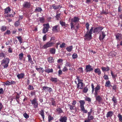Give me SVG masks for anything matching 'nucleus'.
<instances>
[{
	"mask_svg": "<svg viewBox=\"0 0 122 122\" xmlns=\"http://www.w3.org/2000/svg\"><path fill=\"white\" fill-rule=\"evenodd\" d=\"M67 120L66 117L64 116L61 117L59 119V121L61 122H66Z\"/></svg>",
	"mask_w": 122,
	"mask_h": 122,
	"instance_id": "1a4fd4ad",
	"label": "nucleus"
},
{
	"mask_svg": "<svg viewBox=\"0 0 122 122\" xmlns=\"http://www.w3.org/2000/svg\"><path fill=\"white\" fill-rule=\"evenodd\" d=\"M19 21V20H18V21H16L15 23V26L17 27L19 26V25H20V23Z\"/></svg>",
	"mask_w": 122,
	"mask_h": 122,
	"instance_id": "c03bdc74",
	"label": "nucleus"
},
{
	"mask_svg": "<svg viewBox=\"0 0 122 122\" xmlns=\"http://www.w3.org/2000/svg\"><path fill=\"white\" fill-rule=\"evenodd\" d=\"M102 34L100 35L99 39L100 41L102 40L105 38L106 35L104 32L102 31Z\"/></svg>",
	"mask_w": 122,
	"mask_h": 122,
	"instance_id": "0eeeda50",
	"label": "nucleus"
},
{
	"mask_svg": "<svg viewBox=\"0 0 122 122\" xmlns=\"http://www.w3.org/2000/svg\"><path fill=\"white\" fill-rule=\"evenodd\" d=\"M5 14H7L11 10V9L9 7H8L7 8L5 9Z\"/></svg>",
	"mask_w": 122,
	"mask_h": 122,
	"instance_id": "412c9836",
	"label": "nucleus"
},
{
	"mask_svg": "<svg viewBox=\"0 0 122 122\" xmlns=\"http://www.w3.org/2000/svg\"><path fill=\"white\" fill-rule=\"evenodd\" d=\"M28 89L31 90L33 89L34 88H33V86L31 85H30L29 86L28 88Z\"/></svg>",
	"mask_w": 122,
	"mask_h": 122,
	"instance_id": "603ef678",
	"label": "nucleus"
},
{
	"mask_svg": "<svg viewBox=\"0 0 122 122\" xmlns=\"http://www.w3.org/2000/svg\"><path fill=\"white\" fill-rule=\"evenodd\" d=\"M23 116L26 119L28 118L29 117V116L26 113H23Z\"/></svg>",
	"mask_w": 122,
	"mask_h": 122,
	"instance_id": "79ce46f5",
	"label": "nucleus"
},
{
	"mask_svg": "<svg viewBox=\"0 0 122 122\" xmlns=\"http://www.w3.org/2000/svg\"><path fill=\"white\" fill-rule=\"evenodd\" d=\"M51 81L52 82H57V78H51Z\"/></svg>",
	"mask_w": 122,
	"mask_h": 122,
	"instance_id": "4c0bfd02",
	"label": "nucleus"
},
{
	"mask_svg": "<svg viewBox=\"0 0 122 122\" xmlns=\"http://www.w3.org/2000/svg\"><path fill=\"white\" fill-rule=\"evenodd\" d=\"M122 35L120 34H117L116 35V39L119 40H120L119 38H121L122 37Z\"/></svg>",
	"mask_w": 122,
	"mask_h": 122,
	"instance_id": "aec40b11",
	"label": "nucleus"
},
{
	"mask_svg": "<svg viewBox=\"0 0 122 122\" xmlns=\"http://www.w3.org/2000/svg\"><path fill=\"white\" fill-rule=\"evenodd\" d=\"M100 89V86L98 85H97V86L95 88V91L98 92V90Z\"/></svg>",
	"mask_w": 122,
	"mask_h": 122,
	"instance_id": "a19ab883",
	"label": "nucleus"
},
{
	"mask_svg": "<svg viewBox=\"0 0 122 122\" xmlns=\"http://www.w3.org/2000/svg\"><path fill=\"white\" fill-rule=\"evenodd\" d=\"M103 29V28L101 26H99L95 28L93 30V33H98Z\"/></svg>",
	"mask_w": 122,
	"mask_h": 122,
	"instance_id": "f03ea898",
	"label": "nucleus"
},
{
	"mask_svg": "<svg viewBox=\"0 0 122 122\" xmlns=\"http://www.w3.org/2000/svg\"><path fill=\"white\" fill-rule=\"evenodd\" d=\"M9 58H6L4 59L2 61L1 64L2 65L4 68H7L8 66V63L9 62Z\"/></svg>",
	"mask_w": 122,
	"mask_h": 122,
	"instance_id": "f257e3e1",
	"label": "nucleus"
},
{
	"mask_svg": "<svg viewBox=\"0 0 122 122\" xmlns=\"http://www.w3.org/2000/svg\"><path fill=\"white\" fill-rule=\"evenodd\" d=\"M88 31L86 32V34L84 36L86 39L88 40H90L92 38L91 35L88 33Z\"/></svg>",
	"mask_w": 122,
	"mask_h": 122,
	"instance_id": "39448f33",
	"label": "nucleus"
},
{
	"mask_svg": "<svg viewBox=\"0 0 122 122\" xmlns=\"http://www.w3.org/2000/svg\"><path fill=\"white\" fill-rule=\"evenodd\" d=\"M56 51V49H55L53 48H51L50 50V52L52 54H54L55 53Z\"/></svg>",
	"mask_w": 122,
	"mask_h": 122,
	"instance_id": "a878e982",
	"label": "nucleus"
},
{
	"mask_svg": "<svg viewBox=\"0 0 122 122\" xmlns=\"http://www.w3.org/2000/svg\"><path fill=\"white\" fill-rule=\"evenodd\" d=\"M30 4L29 2H25L23 5V7L25 8H29L30 7Z\"/></svg>",
	"mask_w": 122,
	"mask_h": 122,
	"instance_id": "6e6552de",
	"label": "nucleus"
},
{
	"mask_svg": "<svg viewBox=\"0 0 122 122\" xmlns=\"http://www.w3.org/2000/svg\"><path fill=\"white\" fill-rule=\"evenodd\" d=\"M65 43H63L62 44H61L60 47L61 48H64L65 47Z\"/></svg>",
	"mask_w": 122,
	"mask_h": 122,
	"instance_id": "bf43d9fd",
	"label": "nucleus"
},
{
	"mask_svg": "<svg viewBox=\"0 0 122 122\" xmlns=\"http://www.w3.org/2000/svg\"><path fill=\"white\" fill-rule=\"evenodd\" d=\"M43 26H44V28L47 29H48L49 28L50 26L48 23L46 24H44L43 25Z\"/></svg>",
	"mask_w": 122,
	"mask_h": 122,
	"instance_id": "473e14b6",
	"label": "nucleus"
},
{
	"mask_svg": "<svg viewBox=\"0 0 122 122\" xmlns=\"http://www.w3.org/2000/svg\"><path fill=\"white\" fill-rule=\"evenodd\" d=\"M92 87V92L93 93V92L94 91L95 89V88L94 87V86L93 84V83H92L91 85Z\"/></svg>",
	"mask_w": 122,
	"mask_h": 122,
	"instance_id": "680f3d73",
	"label": "nucleus"
},
{
	"mask_svg": "<svg viewBox=\"0 0 122 122\" xmlns=\"http://www.w3.org/2000/svg\"><path fill=\"white\" fill-rule=\"evenodd\" d=\"M44 18H40V21L41 23H44Z\"/></svg>",
	"mask_w": 122,
	"mask_h": 122,
	"instance_id": "13d9d810",
	"label": "nucleus"
},
{
	"mask_svg": "<svg viewBox=\"0 0 122 122\" xmlns=\"http://www.w3.org/2000/svg\"><path fill=\"white\" fill-rule=\"evenodd\" d=\"M53 44V42H49L44 45L42 47L43 48H46L48 47L51 46Z\"/></svg>",
	"mask_w": 122,
	"mask_h": 122,
	"instance_id": "7ed1b4c3",
	"label": "nucleus"
},
{
	"mask_svg": "<svg viewBox=\"0 0 122 122\" xmlns=\"http://www.w3.org/2000/svg\"><path fill=\"white\" fill-rule=\"evenodd\" d=\"M93 70V69L90 65H87L86 66L85 70L86 72L91 71Z\"/></svg>",
	"mask_w": 122,
	"mask_h": 122,
	"instance_id": "20e7f679",
	"label": "nucleus"
},
{
	"mask_svg": "<svg viewBox=\"0 0 122 122\" xmlns=\"http://www.w3.org/2000/svg\"><path fill=\"white\" fill-rule=\"evenodd\" d=\"M54 118L53 117H51V115H49L48 116V121L49 122H50Z\"/></svg>",
	"mask_w": 122,
	"mask_h": 122,
	"instance_id": "72a5a7b5",
	"label": "nucleus"
},
{
	"mask_svg": "<svg viewBox=\"0 0 122 122\" xmlns=\"http://www.w3.org/2000/svg\"><path fill=\"white\" fill-rule=\"evenodd\" d=\"M95 72L96 73H97L98 75H100L101 73V71L100 69H95Z\"/></svg>",
	"mask_w": 122,
	"mask_h": 122,
	"instance_id": "393cba45",
	"label": "nucleus"
},
{
	"mask_svg": "<svg viewBox=\"0 0 122 122\" xmlns=\"http://www.w3.org/2000/svg\"><path fill=\"white\" fill-rule=\"evenodd\" d=\"M113 114V112L110 111L108 112L106 114V117L107 118L109 117H112Z\"/></svg>",
	"mask_w": 122,
	"mask_h": 122,
	"instance_id": "f8f14e48",
	"label": "nucleus"
},
{
	"mask_svg": "<svg viewBox=\"0 0 122 122\" xmlns=\"http://www.w3.org/2000/svg\"><path fill=\"white\" fill-rule=\"evenodd\" d=\"M24 76V74L23 73H21L17 75V76L19 79L22 78Z\"/></svg>",
	"mask_w": 122,
	"mask_h": 122,
	"instance_id": "6ab92c4d",
	"label": "nucleus"
},
{
	"mask_svg": "<svg viewBox=\"0 0 122 122\" xmlns=\"http://www.w3.org/2000/svg\"><path fill=\"white\" fill-rule=\"evenodd\" d=\"M60 7L59 5H56L55 4H53L52 5V7L54 9L57 10Z\"/></svg>",
	"mask_w": 122,
	"mask_h": 122,
	"instance_id": "4be33fe9",
	"label": "nucleus"
},
{
	"mask_svg": "<svg viewBox=\"0 0 122 122\" xmlns=\"http://www.w3.org/2000/svg\"><path fill=\"white\" fill-rule=\"evenodd\" d=\"M70 24L71 25V29H72V28H73L74 29L75 28L74 26V25L73 24V23L71 22V23Z\"/></svg>",
	"mask_w": 122,
	"mask_h": 122,
	"instance_id": "0e129e2a",
	"label": "nucleus"
},
{
	"mask_svg": "<svg viewBox=\"0 0 122 122\" xmlns=\"http://www.w3.org/2000/svg\"><path fill=\"white\" fill-rule=\"evenodd\" d=\"M87 120H92L94 119V117L93 116L91 115V114H87Z\"/></svg>",
	"mask_w": 122,
	"mask_h": 122,
	"instance_id": "ddd939ff",
	"label": "nucleus"
},
{
	"mask_svg": "<svg viewBox=\"0 0 122 122\" xmlns=\"http://www.w3.org/2000/svg\"><path fill=\"white\" fill-rule=\"evenodd\" d=\"M48 29L44 28L43 29V33H45L48 31Z\"/></svg>",
	"mask_w": 122,
	"mask_h": 122,
	"instance_id": "09e8293b",
	"label": "nucleus"
},
{
	"mask_svg": "<svg viewBox=\"0 0 122 122\" xmlns=\"http://www.w3.org/2000/svg\"><path fill=\"white\" fill-rule=\"evenodd\" d=\"M103 77H104V79L106 80L108 79H109L108 76L106 75H105Z\"/></svg>",
	"mask_w": 122,
	"mask_h": 122,
	"instance_id": "e2e57ef3",
	"label": "nucleus"
},
{
	"mask_svg": "<svg viewBox=\"0 0 122 122\" xmlns=\"http://www.w3.org/2000/svg\"><path fill=\"white\" fill-rule=\"evenodd\" d=\"M85 100L86 101L88 102H90L91 101V99L90 98L88 97L86 98H85Z\"/></svg>",
	"mask_w": 122,
	"mask_h": 122,
	"instance_id": "338daca9",
	"label": "nucleus"
},
{
	"mask_svg": "<svg viewBox=\"0 0 122 122\" xmlns=\"http://www.w3.org/2000/svg\"><path fill=\"white\" fill-rule=\"evenodd\" d=\"M57 111L59 113H61L63 112L62 110L60 108H59L56 109Z\"/></svg>",
	"mask_w": 122,
	"mask_h": 122,
	"instance_id": "ea45409f",
	"label": "nucleus"
},
{
	"mask_svg": "<svg viewBox=\"0 0 122 122\" xmlns=\"http://www.w3.org/2000/svg\"><path fill=\"white\" fill-rule=\"evenodd\" d=\"M89 24L88 23H87L86 24V26L87 31H88L89 30Z\"/></svg>",
	"mask_w": 122,
	"mask_h": 122,
	"instance_id": "6e6d98bb",
	"label": "nucleus"
},
{
	"mask_svg": "<svg viewBox=\"0 0 122 122\" xmlns=\"http://www.w3.org/2000/svg\"><path fill=\"white\" fill-rule=\"evenodd\" d=\"M66 66H69V67H70L71 65L70 64V63L69 62H66V64L65 65Z\"/></svg>",
	"mask_w": 122,
	"mask_h": 122,
	"instance_id": "052dcab7",
	"label": "nucleus"
},
{
	"mask_svg": "<svg viewBox=\"0 0 122 122\" xmlns=\"http://www.w3.org/2000/svg\"><path fill=\"white\" fill-rule=\"evenodd\" d=\"M15 82L14 81H11L10 82L8 81L6 82L5 84L6 85H8L13 84H15Z\"/></svg>",
	"mask_w": 122,
	"mask_h": 122,
	"instance_id": "4468645a",
	"label": "nucleus"
},
{
	"mask_svg": "<svg viewBox=\"0 0 122 122\" xmlns=\"http://www.w3.org/2000/svg\"><path fill=\"white\" fill-rule=\"evenodd\" d=\"M93 27H92L89 31V30H88V33H89L90 34L92 35V31L93 30Z\"/></svg>",
	"mask_w": 122,
	"mask_h": 122,
	"instance_id": "de8ad7c7",
	"label": "nucleus"
},
{
	"mask_svg": "<svg viewBox=\"0 0 122 122\" xmlns=\"http://www.w3.org/2000/svg\"><path fill=\"white\" fill-rule=\"evenodd\" d=\"M53 70L52 69H50L48 68L47 69H46L45 70V71L46 72L49 73L50 72H53Z\"/></svg>",
	"mask_w": 122,
	"mask_h": 122,
	"instance_id": "c756f323",
	"label": "nucleus"
},
{
	"mask_svg": "<svg viewBox=\"0 0 122 122\" xmlns=\"http://www.w3.org/2000/svg\"><path fill=\"white\" fill-rule=\"evenodd\" d=\"M19 58L20 60H21L23 57V54L22 53H21L19 55Z\"/></svg>",
	"mask_w": 122,
	"mask_h": 122,
	"instance_id": "8fccbe9b",
	"label": "nucleus"
},
{
	"mask_svg": "<svg viewBox=\"0 0 122 122\" xmlns=\"http://www.w3.org/2000/svg\"><path fill=\"white\" fill-rule=\"evenodd\" d=\"M96 98V100L99 102L101 101L102 99L101 97L99 96H98Z\"/></svg>",
	"mask_w": 122,
	"mask_h": 122,
	"instance_id": "e433bc0d",
	"label": "nucleus"
},
{
	"mask_svg": "<svg viewBox=\"0 0 122 122\" xmlns=\"http://www.w3.org/2000/svg\"><path fill=\"white\" fill-rule=\"evenodd\" d=\"M102 13V14H104L105 15L108 13V12L107 10H106L105 11H104V10H103Z\"/></svg>",
	"mask_w": 122,
	"mask_h": 122,
	"instance_id": "3c124183",
	"label": "nucleus"
},
{
	"mask_svg": "<svg viewBox=\"0 0 122 122\" xmlns=\"http://www.w3.org/2000/svg\"><path fill=\"white\" fill-rule=\"evenodd\" d=\"M79 102L80 103V107H84V105L85 103V101L84 100H80Z\"/></svg>",
	"mask_w": 122,
	"mask_h": 122,
	"instance_id": "b1692460",
	"label": "nucleus"
},
{
	"mask_svg": "<svg viewBox=\"0 0 122 122\" xmlns=\"http://www.w3.org/2000/svg\"><path fill=\"white\" fill-rule=\"evenodd\" d=\"M81 110L83 111L84 113H86L87 112V110L85 109L84 107H81Z\"/></svg>",
	"mask_w": 122,
	"mask_h": 122,
	"instance_id": "58836bf2",
	"label": "nucleus"
},
{
	"mask_svg": "<svg viewBox=\"0 0 122 122\" xmlns=\"http://www.w3.org/2000/svg\"><path fill=\"white\" fill-rule=\"evenodd\" d=\"M40 114L41 115L42 117L43 120H44V110H41L40 111Z\"/></svg>",
	"mask_w": 122,
	"mask_h": 122,
	"instance_id": "2eb2a0df",
	"label": "nucleus"
},
{
	"mask_svg": "<svg viewBox=\"0 0 122 122\" xmlns=\"http://www.w3.org/2000/svg\"><path fill=\"white\" fill-rule=\"evenodd\" d=\"M19 94H17L16 96V97L15 98V99H16L17 102L18 103V99L19 98Z\"/></svg>",
	"mask_w": 122,
	"mask_h": 122,
	"instance_id": "864d4df0",
	"label": "nucleus"
},
{
	"mask_svg": "<svg viewBox=\"0 0 122 122\" xmlns=\"http://www.w3.org/2000/svg\"><path fill=\"white\" fill-rule=\"evenodd\" d=\"M19 41L20 43H22V39L21 36H17L16 37Z\"/></svg>",
	"mask_w": 122,
	"mask_h": 122,
	"instance_id": "a18cd8bd",
	"label": "nucleus"
},
{
	"mask_svg": "<svg viewBox=\"0 0 122 122\" xmlns=\"http://www.w3.org/2000/svg\"><path fill=\"white\" fill-rule=\"evenodd\" d=\"M41 11H42V9L41 8L38 7L36 8L35 10V12H41Z\"/></svg>",
	"mask_w": 122,
	"mask_h": 122,
	"instance_id": "2f4dec72",
	"label": "nucleus"
},
{
	"mask_svg": "<svg viewBox=\"0 0 122 122\" xmlns=\"http://www.w3.org/2000/svg\"><path fill=\"white\" fill-rule=\"evenodd\" d=\"M43 89L44 90H45L46 89H47L49 92H51L52 91V89L51 88L47 86H44L43 87Z\"/></svg>",
	"mask_w": 122,
	"mask_h": 122,
	"instance_id": "dca6fc26",
	"label": "nucleus"
},
{
	"mask_svg": "<svg viewBox=\"0 0 122 122\" xmlns=\"http://www.w3.org/2000/svg\"><path fill=\"white\" fill-rule=\"evenodd\" d=\"M112 100L114 102V106H115V105H116L117 104V99L114 97H113Z\"/></svg>",
	"mask_w": 122,
	"mask_h": 122,
	"instance_id": "c85d7f7f",
	"label": "nucleus"
},
{
	"mask_svg": "<svg viewBox=\"0 0 122 122\" xmlns=\"http://www.w3.org/2000/svg\"><path fill=\"white\" fill-rule=\"evenodd\" d=\"M111 85V82L109 81H108L106 82L105 85L106 87H109Z\"/></svg>",
	"mask_w": 122,
	"mask_h": 122,
	"instance_id": "cd10ccee",
	"label": "nucleus"
},
{
	"mask_svg": "<svg viewBox=\"0 0 122 122\" xmlns=\"http://www.w3.org/2000/svg\"><path fill=\"white\" fill-rule=\"evenodd\" d=\"M73 58L75 59L77 57V55L76 53H74L72 56Z\"/></svg>",
	"mask_w": 122,
	"mask_h": 122,
	"instance_id": "5fc2aeb1",
	"label": "nucleus"
},
{
	"mask_svg": "<svg viewBox=\"0 0 122 122\" xmlns=\"http://www.w3.org/2000/svg\"><path fill=\"white\" fill-rule=\"evenodd\" d=\"M48 62L50 63H52L53 61V58L51 57H50L48 59Z\"/></svg>",
	"mask_w": 122,
	"mask_h": 122,
	"instance_id": "7c9ffc66",
	"label": "nucleus"
},
{
	"mask_svg": "<svg viewBox=\"0 0 122 122\" xmlns=\"http://www.w3.org/2000/svg\"><path fill=\"white\" fill-rule=\"evenodd\" d=\"M73 48V47L72 46H70L68 47H67L66 49L67 51L69 52H71V51Z\"/></svg>",
	"mask_w": 122,
	"mask_h": 122,
	"instance_id": "5701e85b",
	"label": "nucleus"
},
{
	"mask_svg": "<svg viewBox=\"0 0 122 122\" xmlns=\"http://www.w3.org/2000/svg\"><path fill=\"white\" fill-rule=\"evenodd\" d=\"M10 34V31L9 30H7L5 33H4V35L7 34L9 35Z\"/></svg>",
	"mask_w": 122,
	"mask_h": 122,
	"instance_id": "774afa93",
	"label": "nucleus"
},
{
	"mask_svg": "<svg viewBox=\"0 0 122 122\" xmlns=\"http://www.w3.org/2000/svg\"><path fill=\"white\" fill-rule=\"evenodd\" d=\"M83 83L82 82H79L77 85V88L79 89H82L83 88Z\"/></svg>",
	"mask_w": 122,
	"mask_h": 122,
	"instance_id": "9b49d317",
	"label": "nucleus"
},
{
	"mask_svg": "<svg viewBox=\"0 0 122 122\" xmlns=\"http://www.w3.org/2000/svg\"><path fill=\"white\" fill-rule=\"evenodd\" d=\"M68 70V69L66 67V66H65L63 69V71L64 72H65L67 71Z\"/></svg>",
	"mask_w": 122,
	"mask_h": 122,
	"instance_id": "69168bd1",
	"label": "nucleus"
},
{
	"mask_svg": "<svg viewBox=\"0 0 122 122\" xmlns=\"http://www.w3.org/2000/svg\"><path fill=\"white\" fill-rule=\"evenodd\" d=\"M6 29V27H5L2 26L1 28V30L2 31H5Z\"/></svg>",
	"mask_w": 122,
	"mask_h": 122,
	"instance_id": "4d7b16f0",
	"label": "nucleus"
},
{
	"mask_svg": "<svg viewBox=\"0 0 122 122\" xmlns=\"http://www.w3.org/2000/svg\"><path fill=\"white\" fill-rule=\"evenodd\" d=\"M60 22L62 26H65L66 24L65 22L61 20L60 21Z\"/></svg>",
	"mask_w": 122,
	"mask_h": 122,
	"instance_id": "49530a36",
	"label": "nucleus"
},
{
	"mask_svg": "<svg viewBox=\"0 0 122 122\" xmlns=\"http://www.w3.org/2000/svg\"><path fill=\"white\" fill-rule=\"evenodd\" d=\"M58 25H56L53 26L52 28V31L55 32H58V30L57 29Z\"/></svg>",
	"mask_w": 122,
	"mask_h": 122,
	"instance_id": "f3484780",
	"label": "nucleus"
},
{
	"mask_svg": "<svg viewBox=\"0 0 122 122\" xmlns=\"http://www.w3.org/2000/svg\"><path fill=\"white\" fill-rule=\"evenodd\" d=\"M102 69L103 71H108L109 70V68L108 66L107 67H102Z\"/></svg>",
	"mask_w": 122,
	"mask_h": 122,
	"instance_id": "a211bd4d",
	"label": "nucleus"
},
{
	"mask_svg": "<svg viewBox=\"0 0 122 122\" xmlns=\"http://www.w3.org/2000/svg\"><path fill=\"white\" fill-rule=\"evenodd\" d=\"M117 117L119 118V121H122V116L121 114H118L117 115Z\"/></svg>",
	"mask_w": 122,
	"mask_h": 122,
	"instance_id": "c9c22d12",
	"label": "nucleus"
},
{
	"mask_svg": "<svg viewBox=\"0 0 122 122\" xmlns=\"http://www.w3.org/2000/svg\"><path fill=\"white\" fill-rule=\"evenodd\" d=\"M30 101L32 104L34 105V106H36V107L37 106L38 104L36 98H35L33 100H30Z\"/></svg>",
	"mask_w": 122,
	"mask_h": 122,
	"instance_id": "423d86ee",
	"label": "nucleus"
},
{
	"mask_svg": "<svg viewBox=\"0 0 122 122\" xmlns=\"http://www.w3.org/2000/svg\"><path fill=\"white\" fill-rule=\"evenodd\" d=\"M27 57L28 58L29 61L30 63H31L33 61H32V58L31 57V56H30V55H28Z\"/></svg>",
	"mask_w": 122,
	"mask_h": 122,
	"instance_id": "f704fd0d",
	"label": "nucleus"
},
{
	"mask_svg": "<svg viewBox=\"0 0 122 122\" xmlns=\"http://www.w3.org/2000/svg\"><path fill=\"white\" fill-rule=\"evenodd\" d=\"M36 69L39 72L43 73L44 71V70H43L42 68H36Z\"/></svg>",
	"mask_w": 122,
	"mask_h": 122,
	"instance_id": "bb28decb",
	"label": "nucleus"
},
{
	"mask_svg": "<svg viewBox=\"0 0 122 122\" xmlns=\"http://www.w3.org/2000/svg\"><path fill=\"white\" fill-rule=\"evenodd\" d=\"M79 19L78 17H75L73 19H71V22L76 23L79 21Z\"/></svg>",
	"mask_w": 122,
	"mask_h": 122,
	"instance_id": "9d476101",
	"label": "nucleus"
},
{
	"mask_svg": "<svg viewBox=\"0 0 122 122\" xmlns=\"http://www.w3.org/2000/svg\"><path fill=\"white\" fill-rule=\"evenodd\" d=\"M88 90V88L86 87L83 89V91L84 92L86 93L87 92Z\"/></svg>",
	"mask_w": 122,
	"mask_h": 122,
	"instance_id": "37998d69",
	"label": "nucleus"
}]
</instances>
